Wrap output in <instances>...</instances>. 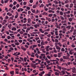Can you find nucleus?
<instances>
[{
    "label": "nucleus",
    "mask_w": 76,
    "mask_h": 76,
    "mask_svg": "<svg viewBox=\"0 0 76 76\" xmlns=\"http://www.w3.org/2000/svg\"><path fill=\"white\" fill-rule=\"evenodd\" d=\"M60 75L61 76H63V75H66V73H65V71L64 70H63L61 71V72L60 73Z\"/></svg>",
    "instance_id": "f257e3e1"
},
{
    "label": "nucleus",
    "mask_w": 76,
    "mask_h": 76,
    "mask_svg": "<svg viewBox=\"0 0 76 76\" xmlns=\"http://www.w3.org/2000/svg\"><path fill=\"white\" fill-rule=\"evenodd\" d=\"M71 69L72 70V72L73 73H75V72H76V68L75 67H73L72 68H71Z\"/></svg>",
    "instance_id": "f03ea898"
},
{
    "label": "nucleus",
    "mask_w": 76,
    "mask_h": 76,
    "mask_svg": "<svg viewBox=\"0 0 76 76\" xmlns=\"http://www.w3.org/2000/svg\"><path fill=\"white\" fill-rule=\"evenodd\" d=\"M34 26L35 28H38V27H39V24H34Z\"/></svg>",
    "instance_id": "7ed1b4c3"
},
{
    "label": "nucleus",
    "mask_w": 76,
    "mask_h": 76,
    "mask_svg": "<svg viewBox=\"0 0 76 76\" xmlns=\"http://www.w3.org/2000/svg\"><path fill=\"white\" fill-rule=\"evenodd\" d=\"M49 48H50L49 46H48L46 47L45 49L46 50V51H49V49H48Z\"/></svg>",
    "instance_id": "20e7f679"
},
{
    "label": "nucleus",
    "mask_w": 76,
    "mask_h": 76,
    "mask_svg": "<svg viewBox=\"0 0 76 76\" xmlns=\"http://www.w3.org/2000/svg\"><path fill=\"white\" fill-rule=\"evenodd\" d=\"M56 49H57V50H60L61 49V48L59 47V46L56 45Z\"/></svg>",
    "instance_id": "39448f33"
},
{
    "label": "nucleus",
    "mask_w": 76,
    "mask_h": 76,
    "mask_svg": "<svg viewBox=\"0 0 76 76\" xmlns=\"http://www.w3.org/2000/svg\"><path fill=\"white\" fill-rule=\"evenodd\" d=\"M63 58H64V59H66V60H69V57H67L66 56H63Z\"/></svg>",
    "instance_id": "423d86ee"
},
{
    "label": "nucleus",
    "mask_w": 76,
    "mask_h": 76,
    "mask_svg": "<svg viewBox=\"0 0 76 76\" xmlns=\"http://www.w3.org/2000/svg\"><path fill=\"white\" fill-rule=\"evenodd\" d=\"M31 19L30 18H29L28 19V23H30L31 22Z\"/></svg>",
    "instance_id": "0eeeda50"
},
{
    "label": "nucleus",
    "mask_w": 76,
    "mask_h": 76,
    "mask_svg": "<svg viewBox=\"0 0 76 76\" xmlns=\"http://www.w3.org/2000/svg\"><path fill=\"white\" fill-rule=\"evenodd\" d=\"M21 49H22V50H24V51H25V50H26V49L23 46H21Z\"/></svg>",
    "instance_id": "6e6552de"
},
{
    "label": "nucleus",
    "mask_w": 76,
    "mask_h": 76,
    "mask_svg": "<svg viewBox=\"0 0 76 76\" xmlns=\"http://www.w3.org/2000/svg\"><path fill=\"white\" fill-rule=\"evenodd\" d=\"M42 15H45L48 16V14L47 13H46V12H43V13H42Z\"/></svg>",
    "instance_id": "1a4fd4ad"
},
{
    "label": "nucleus",
    "mask_w": 76,
    "mask_h": 76,
    "mask_svg": "<svg viewBox=\"0 0 76 76\" xmlns=\"http://www.w3.org/2000/svg\"><path fill=\"white\" fill-rule=\"evenodd\" d=\"M39 31H40V32H41L42 34H44V31H42V28L39 29Z\"/></svg>",
    "instance_id": "9d476101"
},
{
    "label": "nucleus",
    "mask_w": 76,
    "mask_h": 76,
    "mask_svg": "<svg viewBox=\"0 0 76 76\" xmlns=\"http://www.w3.org/2000/svg\"><path fill=\"white\" fill-rule=\"evenodd\" d=\"M70 28H71V26H68L66 27V28L68 29H70Z\"/></svg>",
    "instance_id": "9b49d317"
},
{
    "label": "nucleus",
    "mask_w": 76,
    "mask_h": 76,
    "mask_svg": "<svg viewBox=\"0 0 76 76\" xmlns=\"http://www.w3.org/2000/svg\"><path fill=\"white\" fill-rule=\"evenodd\" d=\"M32 67H33L34 69H35L36 68V65L35 64H33L32 65Z\"/></svg>",
    "instance_id": "f8f14e48"
},
{
    "label": "nucleus",
    "mask_w": 76,
    "mask_h": 76,
    "mask_svg": "<svg viewBox=\"0 0 76 76\" xmlns=\"http://www.w3.org/2000/svg\"><path fill=\"white\" fill-rule=\"evenodd\" d=\"M31 10L33 13H35V10H33V9H31Z\"/></svg>",
    "instance_id": "ddd939ff"
},
{
    "label": "nucleus",
    "mask_w": 76,
    "mask_h": 76,
    "mask_svg": "<svg viewBox=\"0 0 76 76\" xmlns=\"http://www.w3.org/2000/svg\"><path fill=\"white\" fill-rule=\"evenodd\" d=\"M12 31H16V28L15 27H13L12 29Z\"/></svg>",
    "instance_id": "4468645a"
},
{
    "label": "nucleus",
    "mask_w": 76,
    "mask_h": 76,
    "mask_svg": "<svg viewBox=\"0 0 76 76\" xmlns=\"http://www.w3.org/2000/svg\"><path fill=\"white\" fill-rule=\"evenodd\" d=\"M73 6V4H70V5H69V7H70V8H72V7Z\"/></svg>",
    "instance_id": "2eb2a0df"
},
{
    "label": "nucleus",
    "mask_w": 76,
    "mask_h": 76,
    "mask_svg": "<svg viewBox=\"0 0 76 76\" xmlns=\"http://www.w3.org/2000/svg\"><path fill=\"white\" fill-rule=\"evenodd\" d=\"M50 31V28H48V29H46L45 30V32H49Z\"/></svg>",
    "instance_id": "dca6fc26"
},
{
    "label": "nucleus",
    "mask_w": 76,
    "mask_h": 76,
    "mask_svg": "<svg viewBox=\"0 0 76 76\" xmlns=\"http://www.w3.org/2000/svg\"><path fill=\"white\" fill-rule=\"evenodd\" d=\"M67 57H68V59H69V57H70V54H69V53L68 52L67 53Z\"/></svg>",
    "instance_id": "f3484780"
},
{
    "label": "nucleus",
    "mask_w": 76,
    "mask_h": 76,
    "mask_svg": "<svg viewBox=\"0 0 76 76\" xmlns=\"http://www.w3.org/2000/svg\"><path fill=\"white\" fill-rule=\"evenodd\" d=\"M10 74H11V75H14V71H11L10 72Z\"/></svg>",
    "instance_id": "a211bd4d"
},
{
    "label": "nucleus",
    "mask_w": 76,
    "mask_h": 76,
    "mask_svg": "<svg viewBox=\"0 0 76 76\" xmlns=\"http://www.w3.org/2000/svg\"><path fill=\"white\" fill-rule=\"evenodd\" d=\"M4 21L2 23V25H4L5 24V23H6V20H4Z\"/></svg>",
    "instance_id": "6ab92c4d"
},
{
    "label": "nucleus",
    "mask_w": 76,
    "mask_h": 76,
    "mask_svg": "<svg viewBox=\"0 0 76 76\" xmlns=\"http://www.w3.org/2000/svg\"><path fill=\"white\" fill-rule=\"evenodd\" d=\"M69 20L70 21V22H72V20H73V19L72 18H69Z\"/></svg>",
    "instance_id": "aec40b11"
},
{
    "label": "nucleus",
    "mask_w": 76,
    "mask_h": 76,
    "mask_svg": "<svg viewBox=\"0 0 76 76\" xmlns=\"http://www.w3.org/2000/svg\"><path fill=\"white\" fill-rule=\"evenodd\" d=\"M55 74L56 76H58L59 75V73L57 72H55Z\"/></svg>",
    "instance_id": "412c9836"
},
{
    "label": "nucleus",
    "mask_w": 76,
    "mask_h": 76,
    "mask_svg": "<svg viewBox=\"0 0 76 76\" xmlns=\"http://www.w3.org/2000/svg\"><path fill=\"white\" fill-rule=\"evenodd\" d=\"M58 31H55V33L56 35H58Z\"/></svg>",
    "instance_id": "4be33fe9"
},
{
    "label": "nucleus",
    "mask_w": 76,
    "mask_h": 76,
    "mask_svg": "<svg viewBox=\"0 0 76 76\" xmlns=\"http://www.w3.org/2000/svg\"><path fill=\"white\" fill-rule=\"evenodd\" d=\"M65 13H66V14H70V11H68L67 12H66Z\"/></svg>",
    "instance_id": "5701e85b"
},
{
    "label": "nucleus",
    "mask_w": 76,
    "mask_h": 76,
    "mask_svg": "<svg viewBox=\"0 0 76 76\" xmlns=\"http://www.w3.org/2000/svg\"><path fill=\"white\" fill-rule=\"evenodd\" d=\"M61 23H66V20H65L64 21L62 20L61 22Z\"/></svg>",
    "instance_id": "b1692460"
},
{
    "label": "nucleus",
    "mask_w": 76,
    "mask_h": 76,
    "mask_svg": "<svg viewBox=\"0 0 76 76\" xmlns=\"http://www.w3.org/2000/svg\"><path fill=\"white\" fill-rule=\"evenodd\" d=\"M26 60H27V58L26 57H24V60L25 62H26Z\"/></svg>",
    "instance_id": "393cba45"
},
{
    "label": "nucleus",
    "mask_w": 76,
    "mask_h": 76,
    "mask_svg": "<svg viewBox=\"0 0 76 76\" xmlns=\"http://www.w3.org/2000/svg\"><path fill=\"white\" fill-rule=\"evenodd\" d=\"M44 5L43 4H42L40 5V6H39V7H42L44 6Z\"/></svg>",
    "instance_id": "a878e982"
},
{
    "label": "nucleus",
    "mask_w": 76,
    "mask_h": 76,
    "mask_svg": "<svg viewBox=\"0 0 76 76\" xmlns=\"http://www.w3.org/2000/svg\"><path fill=\"white\" fill-rule=\"evenodd\" d=\"M74 53V52H72L71 51H69V53L71 55H72L73 54V53Z\"/></svg>",
    "instance_id": "bb28decb"
},
{
    "label": "nucleus",
    "mask_w": 76,
    "mask_h": 76,
    "mask_svg": "<svg viewBox=\"0 0 76 76\" xmlns=\"http://www.w3.org/2000/svg\"><path fill=\"white\" fill-rule=\"evenodd\" d=\"M60 15H63V13L62 11H60Z\"/></svg>",
    "instance_id": "cd10ccee"
},
{
    "label": "nucleus",
    "mask_w": 76,
    "mask_h": 76,
    "mask_svg": "<svg viewBox=\"0 0 76 76\" xmlns=\"http://www.w3.org/2000/svg\"><path fill=\"white\" fill-rule=\"evenodd\" d=\"M37 45H33V48H35V47H37Z\"/></svg>",
    "instance_id": "c85d7f7f"
},
{
    "label": "nucleus",
    "mask_w": 76,
    "mask_h": 76,
    "mask_svg": "<svg viewBox=\"0 0 76 76\" xmlns=\"http://www.w3.org/2000/svg\"><path fill=\"white\" fill-rule=\"evenodd\" d=\"M53 16V14H49L48 15V17H52Z\"/></svg>",
    "instance_id": "c756f323"
},
{
    "label": "nucleus",
    "mask_w": 76,
    "mask_h": 76,
    "mask_svg": "<svg viewBox=\"0 0 76 76\" xmlns=\"http://www.w3.org/2000/svg\"><path fill=\"white\" fill-rule=\"evenodd\" d=\"M48 22H51V18H48Z\"/></svg>",
    "instance_id": "7c9ffc66"
},
{
    "label": "nucleus",
    "mask_w": 76,
    "mask_h": 76,
    "mask_svg": "<svg viewBox=\"0 0 76 76\" xmlns=\"http://www.w3.org/2000/svg\"><path fill=\"white\" fill-rule=\"evenodd\" d=\"M14 44L12 43L11 44V45L13 47H16V45H14Z\"/></svg>",
    "instance_id": "2f4dec72"
},
{
    "label": "nucleus",
    "mask_w": 76,
    "mask_h": 76,
    "mask_svg": "<svg viewBox=\"0 0 76 76\" xmlns=\"http://www.w3.org/2000/svg\"><path fill=\"white\" fill-rule=\"evenodd\" d=\"M36 7H37L36 5H34L33 6V9H35V8H36Z\"/></svg>",
    "instance_id": "473e14b6"
},
{
    "label": "nucleus",
    "mask_w": 76,
    "mask_h": 76,
    "mask_svg": "<svg viewBox=\"0 0 76 76\" xmlns=\"http://www.w3.org/2000/svg\"><path fill=\"white\" fill-rule=\"evenodd\" d=\"M50 61L52 62H53V61H57V60H51V59L50 60Z\"/></svg>",
    "instance_id": "72a5a7b5"
},
{
    "label": "nucleus",
    "mask_w": 76,
    "mask_h": 76,
    "mask_svg": "<svg viewBox=\"0 0 76 76\" xmlns=\"http://www.w3.org/2000/svg\"><path fill=\"white\" fill-rule=\"evenodd\" d=\"M15 45H19L20 44L18 42L16 43H15Z\"/></svg>",
    "instance_id": "f704fd0d"
},
{
    "label": "nucleus",
    "mask_w": 76,
    "mask_h": 76,
    "mask_svg": "<svg viewBox=\"0 0 76 76\" xmlns=\"http://www.w3.org/2000/svg\"><path fill=\"white\" fill-rule=\"evenodd\" d=\"M41 45H44V43L43 41H42L41 42Z\"/></svg>",
    "instance_id": "c9c22d12"
},
{
    "label": "nucleus",
    "mask_w": 76,
    "mask_h": 76,
    "mask_svg": "<svg viewBox=\"0 0 76 76\" xmlns=\"http://www.w3.org/2000/svg\"><path fill=\"white\" fill-rule=\"evenodd\" d=\"M58 68L59 69V70H61V67L59 66L58 67Z\"/></svg>",
    "instance_id": "e433bc0d"
},
{
    "label": "nucleus",
    "mask_w": 76,
    "mask_h": 76,
    "mask_svg": "<svg viewBox=\"0 0 76 76\" xmlns=\"http://www.w3.org/2000/svg\"><path fill=\"white\" fill-rule=\"evenodd\" d=\"M44 8L45 11H47V10H48V8H46V7H44Z\"/></svg>",
    "instance_id": "4c0bfd02"
},
{
    "label": "nucleus",
    "mask_w": 76,
    "mask_h": 76,
    "mask_svg": "<svg viewBox=\"0 0 76 76\" xmlns=\"http://www.w3.org/2000/svg\"><path fill=\"white\" fill-rule=\"evenodd\" d=\"M18 54V52H16L15 53H14L13 54V55L14 56H16V55H17Z\"/></svg>",
    "instance_id": "58836bf2"
},
{
    "label": "nucleus",
    "mask_w": 76,
    "mask_h": 76,
    "mask_svg": "<svg viewBox=\"0 0 76 76\" xmlns=\"http://www.w3.org/2000/svg\"><path fill=\"white\" fill-rule=\"evenodd\" d=\"M37 43H39V44H40V42H41V40H38L37 41Z\"/></svg>",
    "instance_id": "ea45409f"
},
{
    "label": "nucleus",
    "mask_w": 76,
    "mask_h": 76,
    "mask_svg": "<svg viewBox=\"0 0 76 76\" xmlns=\"http://www.w3.org/2000/svg\"><path fill=\"white\" fill-rule=\"evenodd\" d=\"M12 26V24H10L8 26V27L9 28H10V27Z\"/></svg>",
    "instance_id": "a19ab883"
},
{
    "label": "nucleus",
    "mask_w": 76,
    "mask_h": 76,
    "mask_svg": "<svg viewBox=\"0 0 76 76\" xmlns=\"http://www.w3.org/2000/svg\"><path fill=\"white\" fill-rule=\"evenodd\" d=\"M12 9L13 10H15L16 9V6H14L12 8Z\"/></svg>",
    "instance_id": "79ce46f5"
},
{
    "label": "nucleus",
    "mask_w": 76,
    "mask_h": 76,
    "mask_svg": "<svg viewBox=\"0 0 76 76\" xmlns=\"http://www.w3.org/2000/svg\"><path fill=\"white\" fill-rule=\"evenodd\" d=\"M47 69L48 70H50V69H51V67L50 66L49 67H47Z\"/></svg>",
    "instance_id": "37998d69"
},
{
    "label": "nucleus",
    "mask_w": 76,
    "mask_h": 76,
    "mask_svg": "<svg viewBox=\"0 0 76 76\" xmlns=\"http://www.w3.org/2000/svg\"><path fill=\"white\" fill-rule=\"evenodd\" d=\"M5 10L6 11H7V12H9V11H8V9L7 7H5Z\"/></svg>",
    "instance_id": "c03bdc74"
},
{
    "label": "nucleus",
    "mask_w": 76,
    "mask_h": 76,
    "mask_svg": "<svg viewBox=\"0 0 76 76\" xmlns=\"http://www.w3.org/2000/svg\"><path fill=\"white\" fill-rule=\"evenodd\" d=\"M60 18L62 20H64V17H62V16H60Z\"/></svg>",
    "instance_id": "a18cd8bd"
},
{
    "label": "nucleus",
    "mask_w": 76,
    "mask_h": 76,
    "mask_svg": "<svg viewBox=\"0 0 76 76\" xmlns=\"http://www.w3.org/2000/svg\"><path fill=\"white\" fill-rule=\"evenodd\" d=\"M69 2V1H65V4H67V3H68Z\"/></svg>",
    "instance_id": "49530a36"
},
{
    "label": "nucleus",
    "mask_w": 76,
    "mask_h": 76,
    "mask_svg": "<svg viewBox=\"0 0 76 76\" xmlns=\"http://www.w3.org/2000/svg\"><path fill=\"white\" fill-rule=\"evenodd\" d=\"M8 1H9V0H5L4 1V3L6 4L7 3V2H8Z\"/></svg>",
    "instance_id": "de8ad7c7"
},
{
    "label": "nucleus",
    "mask_w": 76,
    "mask_h": 76,
    "mask_svg": "<svg viewBox=\"0 0 76 76\" xmlns=\"http://www.w3.org/2000/svg\"><path fill=\"white\" fill-rule=\"evenodd\" d=\"M40 11H39L38 10H37L36 11V13L37 14L38 13H40Z\"/></svg>",
    "instance_id": "09e8293b"
},
{
    "label": "nucleus",
    "mask_w": 76,
    "mask_h": 76,
    "mask_svg": "<svg viewBox=\"0 0 76 76\" xmlns=\"http://www.w3.org/2000/svg\"><path fill=\"white\" fill-rule=\"evenodd\" d=\"M13 4L14 5H15L16 4H17V2L16 1H15L13 2Z\"/></svg>",
    "instance_id": "8fccbe9b"
},
{
    "label": "nucleus",
    "mask_w": 76,
    "mask_h": 76,
    "mask_svg": "<svg viewBox=\"0 0 76 76\" xmlns=\"http://www.w3.org/2000/svg\"><path fill=\"white\" fill-rule=\"evenodd\" d=\"M20 54V52H18V54H17V55H15V57H16V56H19V55Z\"/></svg>",
    "instance_id": "3c124183"
},
{
    "label": "nucleus",
    "mask_w": 76,
    "mask_h": 76,
    "mask_svg": "<svg viewBox=\"0 0 76 76\" xmlns=\"http://www.w3.org/2000/svg\"><path fill=\"white\" fill-rule=\"evenodd\" d=\"M47 57L49 59H50V58H51V57H50V56L48 55L47 56Z\"/></svg>",
    "instance_id": "603ef678"
},
{
    "label": "nucleus",
    "mask_w": 76,
    "mask_h": 76,
    "mask_svg": "<svg viewBox=\"0 0 76 76\" xmlns=\"http://www.w3.org/2000/svg\"><path fill=\"white\" fill-rule=\"evenodd\" d=\"M13 5H12V4H10V5H9V7H13Z\"/></svg>",
    "instance_id": "864d4df0"
},
{
    "label": "nucleus",
    "mask_w": 76,
    "mask_h": 76,
    "mask_svg": "<svg viewBox=\"0 0 76 76\" xmlns=\"http://www.w3.org/2000/svg\"><path fill=\"white\" fill-rule=\"evenodd\" d=\"M35 39L36 41H37L38 39H39V37H36L35 38Z\"/></svg>",
    "instance_id": "5fc2aeb1"
},
{
    "label": "nucleus",
    "mask_w": 76,
    "mask_h": 76,
    "mask_svg": "<svg viewBox=\"0 0 76 76\" xmlns=\"http://www.w3.org/2000/svg\"><path fill=\"white\" fill-rule=\"evenodd\" d=\"M55 42H58V39H55Z\"/></svg>",
    "instance_id": "6e6d98bb"
},
{
    "label": "nucleus",
    "mask_w": 76,
    "mask_h": 76,
    "mask_svg": "<svg viewBox=\"0 0 76 76\" xmlns=\"http://www.w3.org/2000/svg\"><path fill=\"white\" fill-rule=\"evenodd\" d=\"M27 4V3L26 2H23V4L24 5H26Z\"/></svg>",
    "instance_id": "4d7b16f0"
},
{
    "label": "nucleus",
    "mask_w": 76,
    "mask_h": 76,
    "mask_svg": "<svg viewBox=\"0 0 76 76\" xmlns=\"http://www.w3.org/2000/svg\"><path fill=\"white\" fill-rule=\"evenodd\" d=\"M20 5H19V4H17L16 6L17 7V8H18V7H19V6Z\"/></svg>",
    "instance_id": "13d9d810"
},
{
    "label": "nucleus",
    "mask_w": 76,
    "mask_h": 76,
    "mask_svg": "<svg viewBox=\"0 0 76 76\" xmlns=\"http://www.w3.org/2000/svg\"><path fill=\"white\" fill-rule=\"evenodd\" d=\"M47 36L48 38H50V36H51V34H49L47 35Z\"/></svg>",
    "instance_id": "bf43d9fd"
},
{
    "label": "nucleus",
    "mask_w": 76,
    "mask_h": 76,
    "mask_svg": "<svg viewBox=\"0 0 76 76\" xmlns=\"http://www.w3.org/2000/svg\"><path fill=\"white\" fill-rule=\"evenodd\" d=\"M10 49L11 50H14V49L12 47L10 48Z\"/></svg>",
    "instance_id": "052dcab7"
},
{
    "label": "nucleus",
    "mask_w": 76,
    "mask_h": 76,
    "mask_svg": "<svg viewBox=\"0 0 76 76\" xmlns=\"http://www.w3.org/2000/svg\"><path fill=\"white\" fill-rule=\"evenodd\" d=\"M45 21H42V24H43V25H45Z\"/></svg>",
    "instance_id": "680f3d73"
},
{
    "label": "nucleus",
    "mask_w": 76,
    "mask_h": 76,
    "mask_svg": "<svg viewBox=\"0 0 76 76\" xmlns=\"http://www.w3.org/2000/svg\"><path fill=\"white\" fill-rule=\"evenodd\" d=\"M27 9H28V10H30V7H26Z\"/></svg>",
    "instance_id": "e2e57ef3"
},
{
    "label": "nucleus",
    "mask_w": 76,
    "mask_h": 76,
    "mask_svg": "<svg viewBox=\"0 0 76 76\" xmlns=\"http://www.w3.org/2000/svg\"><path fill=\"white\" fill-rule=\"evenodd\" d=\"M61 51H64V49L63 48H62L61 49Z\"/></svg>",
    "instance_id": "0e129e2a"
},
{
    "label": "nucleus",
    "mask_w": 76,
    "mask_h": 76,
    "mask_svg": "<svg viewBox=\"0 0 76 76\" xmlns=\"http://www.w3.org/2000/svg\"><path fill=\"white\" fill-rule=\"evenodd\" d=\"M23 35H24V36H25V35H27V33H24L23 34Z\"/></svg>",
    "instance_id": "69168bd1"
},
{
    "label": "nucleus",
    "mask_w": 76,
    "mask_h": 76,
    "mask_svg": "<svg viewBox=\"0 0 76 76\" xmlns=\"http://www.w3.org/2000/svg\"><path fill=\"white\" fill-rule=\"evenodd\" d=\"M23 13H25L26 14H27V12L23 11L22 12Z\"/></svg>",
    "instance_id": "338daca9"
},
{
    "label": "nucleus",
    "mask_w": 76,
    "mask_h": 76,
    "mask_svg": "<svg viewBox=\"0 0 76 76\" xmlns=\"http://www.w3.org/2000/svg\"><path fill=\"white\" fill-rule=\"evenodd\" d=\"M19 42H20V43H21V42H22V40H19Z\"/></svg>",
    "instance_id": "774afa93"
}]
</instances>
